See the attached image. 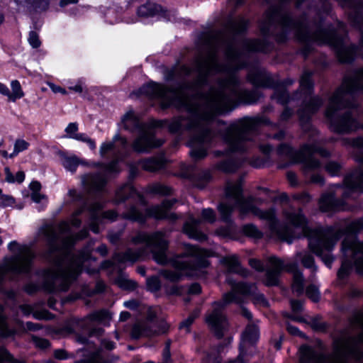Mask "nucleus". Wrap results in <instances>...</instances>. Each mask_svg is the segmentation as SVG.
<instances>
[{
	"label": "nucleus",
	"instance_id": "a878e982",
	"mask_svg": "<svg viewBox=\"0 0 363 363\" xmlns=\"http://www.w3.org/2000/svg\"><path fill=\"white\" fill-rule=\"evenodd\" d=\"M222 262L228 267L229 272L240 274L245 277L247 275V270L240 267L237 255H233L225 257L223 258Z\"/></svg>",
	"mask_w": 363,
	"mask_h": 363
},
{
	"label": "nucleus",
	"instance_id": "e2e57ef3",
	"mask_svg": "<svg viewBox=\"0 0 363 363\" xmlns=\"http://www.w3.org/2000/svg\"><path fill=\"white\" fill-rule=\"evenodd\" d=\"M291 309L295 313H298L302 311L303 303L299 301L291 300L290 301Z\"/></svg>",
	"mask_w": 363,
	"mask_h": 363
},
{
	"label": "nucleus",
	"instance_id": "4c0bfd02",
	"mask_svg": "<svg viewBox=\"0 0 363 363\" xmlns=\"http://www.w3.org/2000/svg\"><path fill=\"white\" fill-rule=\"evenodd\" d=\"M242 230L246 235L254 238H260L262 237V233L253 224L244 225Z\"/></svg>",
	"mask_w": 363,
	"mask_h": 363
},
{
	"label": "nucleus",
	"instance_id": "6ab92c4d",
	"mask_svg": "<svg viewBox=\"0 0 363 363\" xmlns=\"http://www.w3.org/2000/svg\"><path fill=\"white\" fill-rule=\"evenodd\" d=\"M145 253V249H138L133 250L132 249H128L123 253H116L113 257V262L106 260L102 262L101 268L106 269L111 267L113 262L125 264L127 262L133 263L140 259Z\"/></svg>",
	"mask_w": 363,
	"mask_h": 363
},
{
	"label": "nucleus",
	"instance_id": "7ed1b4c3",
	"mask_svg": "<svg viewBox=\"0 0 363 363\" xmlns=\"http://www.w3.org/2000/svg\"><path fill=\"white\" fill-rule=\"evenodd\" d=\"M69 229V224L62 221L58 225L45 224L38 231L47 242V257H58L53 260V266L41 273L44 289L49 292L65 291L71 282L81 273L82 264L91 259V250L86 248L79 256L74 257L67 254L77 240L86 238V230H82L75 236L65 235Z\"/></svg>",
	"mask_w": 363,
	"mask_h": 363
},
{
	"label": "nucleus",
	"instance_id": "7c9ffc66",
	"mask_svg": "<svg viewBox=\"0 0 363 363\" xmlns=\"http://www.w3.org/2000/svg\"><path fill=\"white\" fill-rule=\"evenodd\" d=\"M160 6L152 2H147L138 9V14L142 17H148L155 15L159 11Z\"/></svg>",
	"mask_w": 363,
	"mask_h": 363
},
{
	"label": "nucleus",
	"instance_id": "de8ad7c7",
	"mask_svg": "<svg viewBox=\"0 0 363 363\" xmlns=\"http://www.w3.org/2000/svg\"><path fill=\"white\" fill-rule=\"evenodd\" d=\"M150 191L155 194L167 195L170 193L171 189L166 186L160 184H155L150 187Z\"/></svg>",
	"mask_w": 363,
	"mask_h": 363
},
{
	"label": "nucleus",
	"instance_id": "393cba45",
	"mask_svg": "<svg viewBox=\"0 0 363 363\" xmlns=\"http://www.w3.org/2000/svg\"><path fill=\"white\" fill-rule=\"evenodd\" d=\"M121 122L125 130L133 132L136 130L139 131L145 128L140 125L138 118L133 111H128L122 118Z\"/></svg>",
	"mask_w": 363,
	"mask_h": 363
},
{
	"label": "nucleus",
	"instance_id": "4be33fe9",
	"mask_svg": "<svg viewBox=\"0 0 363 363\" xmlns=\"http://www.w3.org/2000/svg\"><path fill=\"white\" fill-rule=\"evenodd\" d=\"M319 206L320 210L324 212L343 209V202L335 199L332 194H323L320 199Z\"/></svg>",
	"mask_w": 363,
	"mask_h": 363
},
{
	"label": "nucleus",
	"instance_id": "ea45409f",
	"mask_svg": "<svg viewBox=\"0 0 363 363\" xmlns=\"http://www.w3.org/2000/svg\"><path fill=\"white\" fill-rule=\"evenodd\" d=\"M123 217L132 220L143 222L145 216L135 207H132L128 212L124 213Z\"/></svg>",
	"mask_w": 363,
	"mask_h": 363
},
{
	"label": "nucleus",
	"instance_id": "c9c22d12",
	"mask_svg": "<svg viewBox=\"0 0 363 363\" xmlns=\"http://www.w3.org/2000/svg\"><path fill=\"white\" fill-rule=\"evenodd\" d=\"M247 25V21L243 18H238L229 24L228 29L235 33H239L244 31Z\"/></svg>",
	"mask_w": 363,
	"mask_h": 363
},
{
	"label": "nucleus",
	"instance_id": "3c124183",
	"mask_svg": "<svg viewBox=\"0 0 363 363\" xmlns=\"http://www.w3.org/2000/svg\"><path fill=\"white\" fill-rule=\"evenodd\" d=\"M202 218L208 223H213L216 220V214L211 208H206L202 211Z\"/></svg>",
	"mask_w": 363,
	"mask_h": 363
},
{
	"label": "nucleus",
	"instance_id": "338daca9",
	"mask_svg": "<svg viewBox=\"0 0 363 363\" xmlns=\"http://www.w3.org/2000/svg\"><path fill=\"white\" fill-rule=\"evenodd\" d=\"M54 356L57 359H65L68 358L67 352L64 350H56L54 352Z\"/></svg>",
	"mask_w": 363,
	"mask_h": 363
},
{
	"label": "nucleus",
	"instance_id": "37998d69",
	"mask_svg": "<svg viewBox=\"0 0 363 363\" xmlns=\"http://www.w3.org/2000/svg\"><path fill=\"white\" fill-rule=\"evenodd\" d=\"M245 45L247 49L251 51H264V43L258 40H252L246 42Z\"/></svg>",
	"mask_w": 363,
	"mask_h": 363
},
{
	"label": "nucleus",
	"instance_id": "c03bdc74",
	"mask_svg": "<svg viewBox=\"0 0 363 363\" xmlns=\"http://www.w3.org/2000/svg\"><path fill=\"white\" fill-rule=\"evenodd\" d=\"M308 297L314 302H317L320 299V292L318 288L313 285H309L306 290Z\"/></svg>",
	"mask_w": 363,
	"mask_h": 363
},
{
	"label": "nucleus",
	"instance_id": "0eeeda50",
	"mask_svg": "<svg viewBox=\"0 0 363 363\" xmlns=\"http://www.w3.org/2000/svg\"><path fill=\"white\" fill-rule=\"evenodd\" d=\"M363 90V69L357 70L350 78H346L342 86L330 98L325 110V117L330 121L331 129L338 133H347L358 128V123L350 111L340 115L343 108L350 106L346 100L349 94Z\"/></svg>",
	"mask_w": 363,
	"mask_h": 363
},
{
	"label": "nucleus",
	"instance_id": "6e6d98bb",
	"mask_svg": "<svg viewBox=\"0 0 363 363\" xmlns=\"http://www.w3.org/2000/svg\"><path fill=\"white\" fill-rule=\"evenodd\" d=\"M114 147L113 142H106L101 144L99 152L101 157H104L108 152L113 150Z\"/></svg>",
	"mask_w": 363,
	"mask_h": 363
},
{
	"label": "nucleus",
	"instance_id": "9b49d317",
	"mask_svg": "<svg viewBox=\"0 0 363 363\" xmlns=\"http://www.w3.org/2000/svg\"><path fill=\"white\" fill-rule=\"evenodd\" d=\"M269 121L264 117L244 118L230 124L223 135L225 141L232 152H243L248 148L247 143L251 138L250 135L256 130L261 124H267Z\"/></svg>",
	"mask_w": 363,
	"mask_h": 363
},
{
	"label": "nucleus",
	"instance_id": "e433bc0d",
	"mask_svg": "<svg viewBox=\"0 0 363 363\" xmlns=\"http://www.w3.org/2000/svg\"><path fill=\"white\" fill-rule=\"evenodd\" d=\"M33 11L41 12L46 11L50 5V0H26Z\"/></svg>",
	"mask_w": 363,
	"mask_h": 363
},
{
	"label": "nucleus",
	"instance_id": "5fc2aeb1",
	"mask_svg": "<svg viewBox=\"0 0 363 363\" xmlns=\"http://www.w3.org/2000/svg\"><path fill=\"white\" fill-rule=\"evenodd\" d=\"M29 44L33 48H37L40 45V41L39 40L38 35L34 32L30 31L28 39Z\"/></svg>",
	"mask_w": 363,
	"mask_h": 363
},
{
	"label": "nucleus",
	"instance_id": "412c9836",
	"mask_svg": "<svg viewBox=\"0 0 363 363\" xmlns=\"http://www.w3.org/2000/svg\"><path fill=\"white\" fill-rule=\"evenodd\" d=\"M345 185L349 190L363 193V170H356L347 176Z\"/></svg>",
	"mask_w": 363,
	"mask_h": 363
},
{
	"label": "nucleus",
	"instance_id": "a211bd4d",
	"mask_svg": "<svg viewBox=\"0 0 363 363\" xmlns=\"http://www.w3.org/2000/svg\"><path fill=\"white\" fill-rule=\"evenodd\" d=\"M102 208L103 206L98 202L92 203L89 208L90 214L89 225L91 230L94 233H99L100 232L99 225L102 223V220L104 219L112 222L115 220L118 216V213L113 210L107 211L100 213V211Z\"/></svg>",
	"mask_w": 363,
	"mask_h": 363
},
{
	"label": "nucleus",
	"instance_id": "dca6fc26",
	"mask_svg": "<svg viewBox=\"0 0 363 363\" xmlns=\"http://www.w3.org/2000/svg\"><path fill=\"white\" fill-rule=\"evenodd\" d=\"M82 184L89 194H100L105 191L107 175L103 172L89 173L81 177Z\"/></svg>",
	"mask_w": 363,
	"mask_h": 363
},
{
	"label": "nucleus",
	"instance_id": "0e129e2a",
	"mask_svg": "<svg viewBox=\"0 0 363 363\" xmlns=\"http://www.w3.org/2000/svg\"><path fill=\"white\" fill-rule=\"evenodd\" d=\"M50 314L48 313L46 311H43L40 312H35L33 313V317L38 320H43V319H50Z\"/></svg>",
	"mask_w": 363,
	"mask_h": 363
},
{
	"label": "nucleus",
	"instance_id": "bb28decb",
	"mask_svg": "<svg viewBox=\"0 0 363 363\" xmlns=\"http://www.w3.org/2000/svg\"><path fill=\"white\" fill-rule=\"evenodd\" d=\"M135 194V191L131 184H124L117 189L114 202L116 203L123 202L129 197L133 196Z\"/></svg>",
	"mask_w": 363,
	"mask_h": 363
},
{
	"label": "nucleus",
	"instance_id": "f257e3e1",
	"mask_svg": "<svg viewBox=\"0 0 363 363\" xmlns=\"http://www.w3.org/2000/svg\"><path fill=\"white\" fill-rule=\"evenodd\" d=\"M239 53L220 33L207 35L205 52L196 60L197 79L191 86L177 89L150 82L139 91L150 99H159L163 108L173 106L186 111V116L175 117L169 122L171 133H193L189 145L190 155L200 160L207 155L206 146L213 138L208 123L218 115L233 109L238 103L252 104L261 97L257 89H242L234 69L240 68Z\"/></svg>",
	"mask_w": 363,
	"mask_h": 363
},
{
	"label": "nucleus",
	"instance_id": "09e8293b",
	"mask_svg": "<svg viewBox=\"0 0 363 363\" xmlns=\"http://www.w3.org/2000/svg\"><path fill=\"white\" fill-rule=\"evenodd\" d=\"M10 362V363H18L16 360L13 359L12 355L5 349H0V363Z\"/></svg>",
	"mask_w": 363,
	"mask_h": 363
},
{
	"label": "nucleus",
	"instance_id": "f704fd0d",
	"mask_svg": "<svg viewBox=\"0 0 363 363\" xmlns=\"http://www.w3.org/2000/svg\"><path fill=\"white\" fill-rule=\"evenodd\" d=\"M86 319H89L91 321L104 323L111 319V315L106 310H101L90 313L87 315Z\"/></svg>",
	"mask_w": 363,
	"mask_h": 363
},
{
	"label": "nucleus",
	"instance_id": "f03ea898",
	"mask_svg": "<svg viewBox=\"0 0 363 363\" xmlns=\"http://www.w3.org/2000/svg\"><path fill=\"white\" fill-rule=\"evenodd\" d=\"M227 201L219 204L218 209L221 220L228 224L226 228H220L216 230L218 235L229 237L235 231V227L231 219L232 213L238 206L240 215L243 218L249 213H252L261 220H265L269 225L272 233L281 240L291 243L293 240L304 235L308 238L310 249L328 267H331L333 258L330 251L336 242L345 233L342 230L334 231L332 228L311 230L308 226V220L301 208L285 209L283 215L286 225L281 226L277 218L274 208L262 210L253 204L252 198L244 199L240 182H228L225 188Z\"/></svg>",
	"mask_w": 363,
	"mask_h": 363
},
{
	"label": "nucleus",
	"instance_id": "680f3d73",
	"mask_svg": "<svg viewBox=\"0 0 363 363\" xmlns=\"http://www.w3.org/2000/svg\"><path fill=\"white\" fill-rule=\"evenodd\" d=\"M78 125L77 123H70L65 128V132L69 135L71 138V135L77 134Z\"/></svg>",
	"mask_w": 363,
	"mask_h": 363
},
{
	"label": "nucleus",
	"instance_id": "4468645a",
	"mask_svg": "<svg viewBox=\"0 0 363 363\" xmlns=\"http://www.w3.org/2000/svg\"><path fill=\"white\" fill-rule=\"evenodd\" d=\"M160 309L157 307H150L147 311L146 320L135 324L131 335L134 339L141 337H154L167 333L169 325L163 319L157 318Z\"/></svg>",
	"mask_w": 363,
	"mask_h": 363
},
{
	"label": "nucleus",
	"instance_id": "b1692460",
	"mask_svg": "<svg viewBox=\"0 0 363 363\" xmlns=\"http://www.w3.org/2000/svg\"><path fill=\"white\" fill-rule=\"evenodd\" d=\"M201 223L198 219L190 218L184 225V232L192 239L203 241L206 239V235L197 229V225Z\"/></svg>",
	"mask_w": 363,
	"mask_h": 363
},
{
	"label": "nucleus",
	"instance_id": "9d476101",
	"mask_svg": "<svg viewBox=\"0 0 363 363\" xmlns=\"http://www.w3.org/2000/svg\"><path fill=\"white\" fill-rule=\"evenodd\" d=\"M363 229V219H359L352 222L347 228L348 234L346 235L342 243V252L344 259L341 267L338 270L337 276L340 279H345L348 276L352 269V261L359 274L358 262L363 265V243L359 242L353 233Z\"/></svg>",
	"mask_w": 363,
	"mask_h": 363
},
{
	"label": "nucleus",
	"instance_id": "a19ab883",
	"mask_svg": "<svg viewBox=\"0 0 363 363\" xmlns=\"http://www.w3.org/2000/svg\"><path fill=\"white\" fill-rule=\"evenodd\" d=\"M71 138L86 143L89 145L90 149H91V150L96 149L95 141L94 140H92L91 138H89L85 133H77V134L71 135Z\"/></svg>",
	"mask_w": 363,
	"mask_h": 363
},
{
	"label": "nucleus",
	"instance_id": "5701e85b",
	"mask_svg": "<svg viewBox=\"0 0 363 363\" xmlns=\"http://www.w3.org/2000/svg\"><path fill=\"white\" fill-rule=\"evenodd\" d=\"M248 79L255 87L267 88L272 85L270 75L262 71H255L250 73Z\"/></svg>",
	"mask_w": 363,
	"mask_h": 363
},
{
	"label": "nucleus",
	"instance_id": "20e7f679",
	"mask_svg": "<svg viewBox=\"0 0 363 363\" xmlns=\"http://www.w3.org/2000/svg\"><path fill=\"white\" fill-rule=\"evenodd\" d=\"M130 240L133 244L145 243L147 247L152 248L154 259L158 264H170L174 268V270L161 272V274L170 281H177L184 275H191L190 271L206 268L209 264L204 252L191 245L186 246L184 253L168 258L166 254L168 241L160 232L152 234L138 233Z\"/></svg>",
	"mask_w": 363,
	"mask_h": 363
},
{
	"label": "nucleus",
	"instance_id": "1a4fd4ad",
	"mask_svg": "<svg viewBox=\"0 0 363 363\" xmlns=\"http://www.w3.org/2000/svg\"><path fill=\"white\" fill-rule=\"evenodd\" d=\"M312 72L306 71L303 72L300 80L301 93H295L294 96L290 97L285 90L277 89L273 97L277 102L281 104L289 103L292 100L303 99L301 107L298 110V116L302 128L309 130L311 128L310 118L313 114L318 111L323 105V101L318 96H312L313 83L311 81Z\"/></svg>",
	"mask_w": 363,
	"mask_h": 363
},
{
	"label": "nucleus",
	"instance_id": "473e14b6",
	"mask_svg": "<svg viewBox=\"0 0 363 363\" xmlns=\"http://www.w3.org/2000/svg\"><path fill=\"white\" fill-rule=\"evenodd\" d=\"M28 146L29 143L28 142L22 139H18L16 140L14 143L13 151L12 153L9 154L6 150H3L1 152V155L4 158H12L16 156L20 152L27 150Z\"/></svg>",
	"mask_w": 363,
	"mask_h": 363
},
{
	"label": "nucleus",
	"instance_id": "603ef678",
	"mask_svg": "<svg viewBox=\"0 0 363 363\" xmlns=\"http://www.w3.org/2000/svg\"><path fill=\"white\" fill-rule=\"evenodd\" d=\"M11 334L12 331L8 329L4 317L0 314V335L7 337Z\"/></svg>",
	"mask_w": 363,
	"mask_h": 363
},
{
	"label": "nucleus",
	"instance_id": "2f4dec72",
	"mask_svg": "<svg viewBox=\"0 0 363 363\" xmlns=\"http://www.w3.org/2000/svg\"><path fill=\"white\" fill-rule=\"evenodd\" d=\"M11 91H9V101L15 102L24 96V92L22 89L20 82L16 80L11 82Z\"/></svg>",
	"mask_w": 363,
	"mask_h": 363
},
{
	"label": "nucleus",
	"instance_id": "6e6552de",
	"mask_svg": "<svg viewBox=\"0 0 363 363\" xmlns=\"http://www.w3.org/2000/svg\"><path fill=\"white\" fill-rule=\"evenodd\" d=\"M227 283L231 286V291L223 295L221 301L213 304V311L206 315V320L215 335L219 338L223 337L224 331L228 328V322L223 313L225 306L231 303H240L242 302L239 295L250 296L255 304L268 306V301L262 294L257 291L255 284H248L244 282H236L230 277L226 279Z\"/></svg>",
	"mask_w": 363,
	"mask_h": 363
},
{
	"label": "nucleus",
	"instance_id": "774afa93",
	"mask_svg": "<svg viewBox=\"0 0 363 363\" xmlns=\"http://www.w3.org/2000/svg\"><path fill=\"white\" fill-rule=\"evenodd\" d=\"M287 179L291 186H296L298 184L296 175L292 172H288L286 174Z\"/></svg>",
	"mask_w": 363,
	"mask_h": 363
},
{
	"label": "nucleus",
	"instance_id": "c756f323",
	"mask_svg": "<svg viewBox=\"0 0 363 363\" xmlns=\"http://www.w3.org/2000/svg\"><path fill=\"white\" fill-rule=\"evenodd\" d=\"M296 260L301 259L303 265L306 268H310L312 269V273L313 274V277H314V274L317 271V267L314 264V259L312 255L306 252H297L295 255ZM294 262H296L295 261Z\"/></svg>",
	"mask_w": 363,
	"mask_h": 363
},
{
	"label": "nucleus",
	"instance_id": "72a5a7b5",
	"mask_svg": "<svg viewBox=\"0 0 363 363\" xmlns=\"http://www.w3.org/2000/svg\"><path fill=\"white\" fill-rule=\"evenodd\" d=\"M79 164H84V162H81L79 159L75 155L65 157L62 159V165L64 167L72 172L76 171L77 167Z\"/></svg>",
	"mask_w": 363,
	"mask_h": 363
},
{
	"label": "nucleus",
	"instance_id": "13d9d810",
	"mask_svg": "<svg viewBox=\"0 0 363 363\" xmlns=\"http://www.w3.org/2000/svg\"><path fill=\"white\" fill-rule=\"evenodd\" d=\"M249 264L252 267L253 269L257 270V271H263L264 270V264L262 263V262L257 259H249Z\"/></svg>",
	"mask_w": 363,
	"mask_h": 363
},
{
	"label": "nucleus",
	"instance_id": "ddd939ff",
	"mask_svg": "<svg viewBox=\"0 0 363 363\" xmlns=\"http://www.w3.org/2000/svg\"><path fill=\"white\" fill-rule=\"evenodd\" d=\"M9 250L16 255L0 267V281L8 272L21 273L28 272L34 255L26 245H21L16 241L8 245Z\"/></svg>",
	"mask_w": 363,
	"mask_h": 363
},
{
	"label": "nucleus",
	"instance_id": "49530a36",
	"mask_svg": "<svg viewBox=\"0 0 363 363\" xmlns=\"http://www.w3.org/2000/svg\"><path fill=\"white\" fill-rule=\"evenodd\" d=\"M341 166L335 162H329L325 165L326 171L332 176L338 175L340 172Z\"/></svg>",
	"mask_w": 363,
	"mask_h": 363
},
{
	"label": "nucleus",
	"instance_id": "a18cd8bd",
	"mask_svg": "<svg viewBox=\"0 0 363 363\" xmlns=\"http://www.w3.org/2000/svg\"><path fill=\"white\" fill-rule=\"evenodd\" d=\"M147 288L150 291H157L160 288V281L156 277H149L146 280Z\"/></svg>",
	"mask_w": 363,
	"mask_h": 363
},
{
	"label": "nucleus",
	"instance_id": "f8f14e48",
	"mask_svg": "<svg viewBox=\"0 0 363 363\" xmlns=\"http://www.w3.org/2000/svg\"><path fill=\"white\" fill-rule=\"evenodd\" d=\"M269 267L267 271L265 284L275 286L279 283V276L281 272L285 269L293 274L292 291L297 296L303 293L304 277L303 273L298 269L296 262H287L276 257H269L268 259Z\"/></svg>",
	"mask_w": 363,
	"mask_h": 363
},
{
	"label": "nucleus",
	"instance_id": "864d4df0",
	"mask_svg": "<svg viewBox=\"0 0 363 363\" xmlns=\"http://www.w3.org/2000/svg\"><path fill=\"white\" fill-rule=\"evenodd\" d=\"M104 167V172L106 175L107 174H112L115 172H118L119 171L118 167V162L117 161H112L108 164L103 165Z\"/></svg>",
	"mask_w": 363,
	"mask_h": 363
},
{
	"label": "nucleus",
	"instance_id": "58836bf2",
	"mask_svg": "<svg viewBox=\"0 0 363 363\" xmlns=\"http://www.w3.org/2000/svg\"><path fill=\"white\" fill-rule=\"evenodd\" d=\"M238 163L231 160H225L217 164V169L224 172H233L238 167Z\"/></svg>",
	"mask_w": 363,
	"mask_h": 363
},
{
	"label": "nucleus",
	"instance_id": "052dcab7",
	"mask_svg": "<svg viewBox=\"0 0 363 363\" xmlns=\"http://www.w3.org/2000/svg\"><path fill=\"white\" fill-rule=\"evenodd\" d=\"M33 341L38 347H40L42 349H45V348L48 347L50 345L48 340L43 339V338L34 337Z\"/></svg>",
	"mask_w": 363,
	"mask_h": 363
},
{
	"label": "nucleus",
	"instance_id": "cd10ccee",
	"mask_svg": "<svg viewBox=\"0 0 363 363\" xmlns=\"http://www.w3.org/2000/svg\"><path fill=\"white\" fill-rule=\"evenodd\" d=\"M259 338V330L257 325L250 324L247 326L242 335L243 344H252Z\"/></svg>",
	"mask_w": 363,
	"mask_h": 363
},
{
	"label": "nucleus",
	"instance_id": "c85d7f7f",
	"mask_svg": "<svg viewBox=\"0 0 363 363\" xmlns=\"http://www.w3.org/2000/svg\"><path fill=\"white\" fill-rule=\"evenodd\" d=\"M143 169L148 172H156L164 167L162 158H149L140 162Z\"/></svg>",
	"mask_w": 363,
	"mask_h": 363
},
{
	"label": "nucleus",
	"instance_id": "8fccbe9b",
	"mask_svg": "<svg viewBox=\"0 0 363 363\" xmlns=\"http://www.w3.org/2000/svg\"><path fill=\"white\" fill-rule=\"evenodd\" d=\"M120 286L126 290H134L137 288L138 284L132 279H123L121 280Z\"/></svg>",
	"mask_w": 363,
	"mask_h": 363
},
{
	"label": "nucleus",
	"instance_id": "2eb2a0df",
	"mask_svg": "<svg viewBox=\"0 0 363 363\" xmlns=\"http://www.w3.org/2000/svg\"><path fill=\"white\" fill-rule=\"evenodd\" d=\"M315 152L319 153L322 157H328L330 155L326 150L318 147L315 144H306L295 154L296 162L303 164V171L305 173L320 167V162L313 157Z\"/></svg>",
	"mask_w": 363,
	"mask_h": 363
},
{
	"label": "nucleus",
	"instance_id": "69168bd1",
	"mask_svg": "<svg viewBox=\"0 0 363 363\" xmlns=\"http://www.w3.org/2000/svg\"><path fill=\"white\" fill-rule=\"evenodd\" d=\"M121 235V232H111L108 238L111 243L115 244L119 240Z\"/></svg>",
	"mask_w": 363,
	"mask_h": 363
},
{
	"label": "nucleus",
	"instance_id": "bf43d9fd",
	"mask_svg": "<svg viewBox=\"0 0 363 363\" xmlns=\"http://www.w3.org/2000/svg\"><path fill=\"white\" fill-rule=\"evenodd\" d=\"M88 363H108L104 359L99 352H96L92 355L89 359Z\"/></svg>",
	"mask_w": 363,
	"mask_h": 363
},
{
	"label": "nucleus",
	"instance_id": "79ce46f5",
	"mask_svg": "<svg viewBox=\"0 0 363 363\" xmlns=\"http://www.w3.org/2000/svg\"><path fill=\"white\" fill-rule=\"evenodd\" d=\"M200 311L195 310L186 319L183 320L179 325L180 329H185L186 332L189 331V327L193 323L196 318L199 316Z\"/></svg>",
	"mask_w": 363,
	"mask_h": 363
},
{
	"label": "nucleus",
	"instance_id": "aec40b11",
	"mask_svg": "<svg viewBox=\"0 0 363 363\" xmlns=\"http://www.w3.org/2000/svg\"><path fill=\"white\" fill-rule=\"evenodd\" d=\"M175 203V200H165L161 205L154 206L147 209V215L156 219H167L174 221L178 216L169 213V209Z\"/></svg>",
	"mask_w": 363,
	"mask_h": 363
},
{
	"label": "nucleus",
	"instance_id": "f3484780",
	"mask_svg": "<svg viewBox=\"0 0 363 363\" xmlns=\"http://www.w3.org/2000/svg\"><path fill=\"white\" fill-rule=\"evenodd\" d=\"M163 140L155 138V133L152 130H146L145 128L140 130V135L133 141V149L139 153L149 152L151 149L161 146Z\"/></svg>",
	"mask_w": 363,
	"mask_h": 363
},
{
	"label": "nucleus",
	"instance_id": "4d7b16f0",
	"mask_svg": "<svg viewBox=\"0 0 363 363\" xmlns=\"http://www.w3.org/2000/svg\"><path fill=\"white\" fill-rule=\"evenodd\" d=\"M14 203V199L9 195L2 194L0 196V205L2 206H11Z\"/></svg>",
	"mask_w": 363,
	"mask_h": 363
},
{
	"label": "nucleus",
	"instance_id": "423d86ee",
	"mask_svg": "<svg viewBox=\"0 0 363 363\" xmlns=\"http://www.w3.org/2000/svg\"><path fill=\"white\" fill-rule=\"evenodd\" d=\"M352 328H358L360 333L354 339L348 332L343 333L333 342L330 355L325 356L313 347L302 346L300 348L301 363H350V357L359 360L363 357V313L357 314L352 321Z\"/></svg>",
	"mask_w": 363,
	"mask_h": 363
},
{
	"label": "nucleus",
	"instance_id": "39448f33",
	"mask_svg": "<svg viewBox=\"0 0 363 363\" xmlns=\"http://www.w3.org/2000/svg\"><path fill=\"white\" fill-rule=\"evenodd\" d=\"M275 23H278L284 33H293L297 39L303 43L308 44L315 42L318 44H328L336 51L339 60L342 62H349L354 58L355 47L350 46L342 38L336 35L330 29L317 28L312 33L311 28L303 23H295L289 16L277 9L269 10L264 21L260 23V30L263 34H267L270 27Z\"/></svg>",
	"mask_w": 363,
	"mask_h": 363
}]
</instances>
